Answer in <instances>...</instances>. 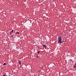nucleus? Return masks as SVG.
Wrapping results in <instances>:
<instances>
[{
  "label": "nucleus",
  "mask_w": 76,
  "mask_h": 76,
  "mask_svg": "<svg viewBox=\"0 0 76 76\" xmlns=\"http://www.w3.org/2000/svg\"><path fill=\"white\" fill-rule=\"evenodd\" d=\"M42 46L44 47H45V48H46V45H43Z\"/></svg>",
  "instance_id": "2"
},
{
  "label": "nucleus",
  "mask_w": 76,
  "mask_h": 76,
  "mask_svg": "<svg viewBox=\"0 0 76 76\" xmlns=\"http://www.w3.org/2000/svg\"><path fill=\"white\" fill-rule=\"evenodd\" d=\"M12 32H13V30H12Z\"/></svg>",
  "instance_id": "11"
},
{
  "label": "nucleus",
  "mask_w": 76,
  "mask_h": 76,
  "mask_svg": "<svg viewBox=\"0 0 76 76\" xmlns=\"http://www.w3.org/2000/svg\"><path fill=\"white\" fill-rule=\"evenodd\" d=\"M62 39V38H61V36H59L58 38V41H59V42H60V44H61V43H62V41L61 40Z\"/></svg>",
  "instance_id": "1"
},
{
  "label": "nucleus",
  "mask_w": 76,
  "mask_h": 76,
  "mask_svg": "<svg viewBox=\"0 0 76 76\" xmlns=\"http://www.w3.org/2000/svg\"><path fill=\"white\" fill-rule=\"evenodd\" d=\"M38 54H39V51H38Z\"/></svg>",
  "instance_id": "9"
},
{
  "label": "nucleus",
  "mask_w": 76,
  "mask_h": 76,
  "mask_svg": "<svg viewBox=\"0 0 76 76\" xmlns=\"http://www.w3.org/2000/svg\"><path fill=\"white\" fill-rule=\"evenodd\" d=\"M16 34H19V32H16Z\"/></svg>",
  "instance_id": "3"
},
{
  "label": "nucleus",
  "mask_w": 76,
  "mask_h": 76,
  "mask_svg": "<svg viewBox=\"0 0 76 76\" xmlns=\"http://www.w3.org/2000/svg\"><path fill=\"white\" fill-rule=\"evenodd\" d=\"M10 34H12V32H11L10 33Z\"/></svg>",
  "instance_id": "12"
},
{
  "label": "nucleus",
  "mask_w": 76,
  "mask_h": 76,
  "mask_svg": "<svg viewBox=\"0 0 76 76\" xmlns=\"http://www.w3.org/2000/svg\"><path fill=\"white\" fill-rule=\"evenodd\" d=\"M13 35H11V37H12V38H13Z\"/></svg>",
  "instance_id": "10"
},
{
  "label": "nucleus",
  "mask_w": 76,
  "mask_h": 76,
  "mask_svg": "<svg viewBox=\"0 0 76 76\" xmlns=\"http://www.w3.org/2000/svg\"><path fill=\"white\" fill-rule=\"evenodd\" d=\"M46 1L45 0H44L43 1V3H45V2H46Z\"/></svg>",
  "instance_id": "4"
},
{
  "label": "nucleus",
  "mask_w": 76,
  "mask_h": 76,
  "mask_svg": "<svg viewBox=\"0 0 76 76\" xmlns=\"http://www.w3.org/2000/svg\"><path fill=\"white\" fill-rule=\"evenodd\" d=\"M74 67H76V65H74Z\"/></svg>",
  "instance_id": "7"
},
{
  "label": "nucleus",
  "mask_w": 76,
  "mask_h": 76,
  "mask_svg": "<svg viewBox=\"0 0 76 76\" xmlns=\"http://www.w3.org/2000/svg\"><path fill=\"white\" fill-rule=\"evenodd\" d=\"M19 64H21V63H20V62H19Z\"/></svg>",
  "instance_id": "8"
},
{
  "label": "nucleus",
  "mask_w": 76,
  "mask_h": 76,
  "mask_svg": "<svg viewBox=\"0 0 76 76\" xmlns=\"http://www.w3.org/2000/svg\"><path fill=\"white\" fill-rule=\"evenodd\" d=\"M4 76H6L5 75H4Z\"/></svg>",
  "instance_id": "13"
},
{
  "label": "nucleus",
  "mask_w": 76,
  "mask_h": 76,
  "mask_svg": "<svg viewBox=\"0 0 76 76\" xmlns=\"http://www.w3.org/2000/svg\"><path fill=\"white\" fill-rule=\"evenodd\" d=\"M75 65H76V63L75 64Z\"/></svg>",
  "instance_id": "14"
},
{
  "label": "nucleus",
  "mask_w": 76,
  "mask_h": 76,
  "mask_svg": "<svg viewBox=\"0 0 76 76\" xmlns=\"http://www.w3.org/2000/svg\"><path fill=\"white\" fill-rule=\"evenodd\" d=\"M70 61H72V59H70Z\"/></svg>",
  "instance_id": "5"
},
{
  "label": "nucleus",
  "mask_w": 76,
  "mask_h": 76,
  "mask_svg": "<svg viewBox=\"0 0 76 76\" xmlns=\"http://www.w3.org/2000/svg\"><path fill=\"white\" fill-rule=\"evenodd\" d=\"M6 63H4L3 64V65H6Z\"/></svg>",
  "instance_id": "6"
}]
</instances>
